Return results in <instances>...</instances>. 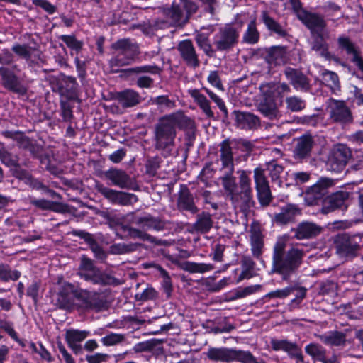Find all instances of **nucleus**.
Segmentation results:
<instances>
[{
  "label": "nucleus",
  "instance_id": "obj_3",
  "mask_svg": "<svg viewBox=\"0 0 363 363\" xmlns=\"http://www.w3.org/2000/svg\"><path fill=\"white\" fill-rule=\"evenodd\" d=\"M188 121L189 118L182 111L161 118L155 130L156 148L164 150L172 145L176 136V128L183 127Z\"/></svg>",
  "mask_w": 363,
  "mask_h": 363
},
{
  "label": "nucleus",
  "instance_id": "obj_10",
  "mask_svg": "<svg viewBox=\"0 0 363 363\" xmlns=\"http://www.w3.org/2000/svg\"><path fill=\"white\" fill-rule=\"evenodd\" d=\"M254 179L258 199L262 204H268L271 201V192L264 169L257 167L254 169Z\"/></svg>",
  "mask_w": 363,
  "mask_h": 363
},
{
  "label": "nucleus",
  "instance_id": "obj_15",
  "mask_svg": "<svg viewBox=\"0 0 363 363\" xmlns=\"http://www.w3.org/2000/svg\"><path fill=\"white\" fill-rule=\"evenodd\" d=\"M105 177L110 180L113 185L121 189H132L133 181L123 170L116 168L110 169L104 172Z\"/></svg>",
  "mask_w": 363,
  "mask_h": 363
},
{
  "label": "nucleus",
  "instance_id": "obj_46",
  "mask_svg": "<svg viewBox=\"0 0 363 363\" xmlns=\"http://www.w3.org/2000/svg\"><path fill=\"white\" fill-rule=\"evenodd\" d=\"M286 104L287 108L294 112L300 111L306 107L305 101L295 96L286 98Z\"/></svg>",
  "mask_w": 363,
  "mask_h": 363
},
{
  "label": "nucleus",
  "instance_id": "obj_7",
  "mask_svg": "<svg viewBox=\"0 0 363 363\" xmlns=\"http://www.w3.org/2000/svg\"><path fill=\"white\" fill-rule=\"evenodd\" d=\"M239 30L233 26H225L216 35L214 44L218 50H228L235 45L239 36Z\"/></svg>",
  "mask_w": 363,
  "mask_h": 363
},
{
  "label": "nucleus",
  "instance_id": "obj_17",
  "mask_svg": "<svg viewBox=\"0 0 363 363\" xmlns=\"http://www.w3.org/2000/svg\"><path fill=\"white\" fill-rule=\"evenodd\" d=\"M298 19L311 30L312 33L323 34L325 22L320 16L306 11H301L298 13Z\"/></svg>",
  "mask_w": 363,
  "mask_h": 363
},
{
  "label": "nucleus",
  "instance_id": "obj_6",
  "mask_svg": "<svg viewBox=\"0 0 363 363\" xmlns=\"http://www.w3.org/2000/svg\"><path fill=\"white\" fill-rule=\"evenodd\" d=\"M350 157V151L345 145H339L336 146L328 157V169L334 172H342Z\"/></svg>",
  "mask_w": 363,
  "mask_h": 363
},
{
  "label": "nucleus",
  "instance_id": "obj_51",
  "mask_svg": "<svg viewBox=\"0 0 363 363\" xmlns=\"http://www.w3.org/2000/svg\"><path fill=\"white\" fill-rule=\"evenodd\" d=\"M85 240L90 245V248L91 251L94 252L95 257L98 259H103L105 258L106 255L102 250V248L97 244V242L94 240L92 236L86 233L84 236Z\"/></svg>",
  "mask_w": 363,
  "mask_h": 363
},
{
  "label": "nucleus",
  "instance_id": "obj_39",
  "mask_svg": "<svg viewBox=\"0 0 363 363\" xmlns=\"http://www.w3.org/2000/svg\"><path fill=\"white\" fill-rule=\"evenodd\" d=\"M262 18L264 23L269 30L274 32L279 36H285L286 35L284 28L271 18L266 11L262 12Z\"/></svg>",
  "mask_w": 363,
  "mask_h": 363
},
{
  "label": "nucleus",
  "instance_id": "obj_29",
  "mask_svg": "<svg viewBox=\"0 0 363 363\" xmlns=\"http://www.w3.org/2000/svg\"><path fill=\"white\" fill-rule=\"evenodd\" d=\"M298 214H300V210L297 206L287 204L281 208L280 213L275 215L274 220L278 223L286 224L291 221Z\"/></svg>",
  "mask_w": 363,
  "mask_h": 363
},
{
  "label": "nucleus",
  "instance_id": "obj_34",
  "mask_svg": "<svg viewBox=\"0 0 363 363\" xmlns=\"http://www.w3.org/2000/svg\"><path fill=\"white\" fill-rule=\"evenodd\" d=\"M350 194L347 191H340L333 194L329 198V203L333 210L335 208H346L348 203Z\"/></svg>",
  "mask_w": 363,
  "mask_h": 363
},
{
  "label": "nucleus",
  "instance_id": "obj_32",
  "mask_svg": "<svg viewBox=\"0 0 363 363\" xmlns=\"http://www.w3.org/2000/svg\"><path fill=\"white\" fill-rule=\"evenodd\" d=\"M118 99L123 107H133L140 102L139 94L133 89H126L120 92Z\"/></svg>",
  "mask_w": 363,
  "mask_h": 363
},
{
  "label": "nucleus",
  "instance_id": "obj_59",
  "mask_svg": "<svg viewBox=\"0 0 363 363\" xmlns=\"http://www.w3.org/2000/svg\"><path fill=\"white\" fill-rule=\"evenodd\" d=\"M211 99V100L216 104L219 109L225 115H228V109L225 106V102L223 101L221 98H220L218 95L213 93L212 91L207 88L203 89Z\"/></svg>",
  "mask_w": 363,
  "mask_h": 363
},
{
  "label": "nucleus",
  "instance_id": "obj_63",
  "mask_svg": "<svg viewBox=\"0 0 363 363\" xmlns=\"http://www.w3.org/2000/svg\"><path fill=\"white\" fill-rule=\"evenodd\" d=\"M108 357L107 354L97 352L91 355H86V360L88 363H102L106 362Z\"/></svg>",
  "mask_w": 363,
  "mask_h": 363
},
{
  "label": "nucleus",
  "instance_id": "obj_36",
  "mask_svg": "<svg viewBox=\"0 0 363 363\" xmlns=\"http://www.w3.org/2000/svg\"><path fill=\"white\" fill-rule=\"evenodd\" d=\"M213 225V222L209 213H203L198 216L196 222L194 225L195 230L201 233L209 231Z\"/></svg>",
  "mask_w": 363,
  "mask_h": 363
},
{
  "label": "nucleus",
  "instance_id": "obj_21",
  "mask_svg": "<svg viewBox=\"0 0 363 363\" xmlns=\"http://www.w3.org/2000/svg\"><path fill=\"white\" fill-rule=\"evenodd\" d=\"M264 58L271 65H284L287 61V52L286 48L282 46H273L265 51Z\"/></svg>",
  "mask_w": 363,
  "mask_h": 363
},
{
  "label": "nucleus",
  "instance_id": "obj_62",
  "mask_svg": "<svg viewBox=\"0 0 363 363\" xmlns=\"http://www.w3.org/2000/svg\"><path fill=\"white\" fill-rule=\"evenodd\" d=\"M157 296V291L152 287L145 289L142 293L138 294L136 296L140 301L152 300Z\"/></svg>",
  "mask_w": 363,
  "mask_h": 363
},
{
  "label": "nucleus",
  "instance_id": "obj_37",
  "mask_svg": "<svg viewBox=\"0 0 363 363\" xmlns=\"http://www.w3.org/2000/svg\"><path fill=\"white\" fill-rule=\"evenodd\" d=\"M164 15L169 19V24H177L182 20L183 16V9L181 5L174 4L171 8L164 11Z\"/></svg>",
  "mask_w": 363,
  "mask_h": 363
},
{
  "label": "nucleus",
  "instance_id": "obj_42",
  "mask_svg": "<svg viewBox=\"0 0 363 363\" xmlns=\"http://www.w3.org/2000/svg\"><path fill=\"white\" fill-rule=\"evenodd\" d=\"M89 335V332L86 330L71 329L66 332L65 338L67 343H80Z\"/></svg>",
  "mask_w": 363,
  "mask_h": 363
},
{
  "label": "nucleus",
  "instance_id": "obj_58",
  "mask_svg": "<svg viewBox=\"0 0 363 363\" xmlns=\"http://www.w3.org/2000/svg\"><path fill=\"white\" fill-rule=\"evenodd\" d=\"M152 102L161 108H172L175 106L174 101L169 99L167 96H159L152 99Z\"/></svg>",
  "mask_w": 363,
  "mask_h": 363
},
{
  "label": "nucleus",
  "instance_id": "obj_24",
  "mask_svg": "<svg viewBox=\"0 0 363 363\" xmlns=\"http://www.w3.org/2000/svg\"><path fill=\"white\" fill-rule=\"evenodd\" d=\"M220 160L222 169H226L231 172H234L233 155L232 147L228 140H223L220 144Z\"/></svg>",
  "mask_w": 363,
  "mask_h": 363
},
{
  "label": "nucleus",
  "instance_id": "obj_43",
  "mask_svg": "<svg viewBox=\"0 0 363 363\" xmlns=\"http://www.w3.org/2000/svg\"><path fill=\"white\" fill-rule=\"evenodd\" d=\"M259 38V33L256 28L255 20H252L248 24L247 29L243 35V40L249 44H255L258 42Z\"/></svg>",
  "mask_w": 363,
  "mask_h": 363
},
{
  "label": "nucleus",
  "instance_id": "obj_61",
  "mask_svg": "<svg viewBox=\"0 0 363 363\" xmlns=\"http://www.w3.org/2000/svg\"><path fill=\"white\" fill-rule=\"evenodd\" d=\"M137 245L116 244L112 246V251L116 254H124L135 250Z\"/></svg>",
  "mask_w": 363,
  "mask_h": 363
},
{
  "label": "nucleus",
  "instance_id": "obj_30",
  "mask_svg": "<svg viewBox=\"0 0 363 363\" xmlns=\"http://www.w3.org/2000/svg\"><path fill=\"white\" fill-rule=\"evenodd\" d=\"M134 223L145 230L153 229L160 231L164 228V223L160 220L149 215L135 218Z\"/></svg>",
  "mask_w": 363,
  "mask_h": 363
},
{
  "label": "nucleus",
  "instance_id": "obj_60",
  "mask_svg": "<svg viewBox=\"0 0 363 363\" xmlns=\"http://www.w3.org/2000/svg\"><path fill=\"white\" fill-rule=\"evenodd\" d=\"M157 268L159 269V271L160 272L161 274L163 277L162 285L164 289V291L167 294V295L169 296L172 289L170 277H169L167 272L164 270L163 268H162L160 266H157Z\"/></svg>",
  "mask_w": 363,
  "mask_h": 363
},
{
  "label": "nucleus",
  "instance_id": "obj_48",
  "mask_svg": "<svg viewBox=\"0 0 363 363\" xmlns=\"http://www.w3.org/2000/svg\"><path fill=\"white\" fill-rule=\"evenodd\" d=\"M0 327L5 332H6L9 334V335L13 340H15L16 342H18L21 347H26L24 340L18 338V335H17L16 332L15 331L12 323H11L10 322L1 320V321H0Z\"/></svg>",
  "mask_w": 363,
  "mask_h": 363
},
{
  "label": "nucleus",
  "instance_id": "obj_45",
  "mask_svg": "<svg viewBox=\"0 0 363 363\" xmlns=\"http://www.w3.org/2000/svg\"><path fill=\"white\" fill-rule=\"evenodd\" d=\"M306 352L313 359L325 362V352L323 348L316 344H310L306 347Z\"/></svg>",
  "mask_w": 363,
  "mask_h": 363
},
{
  "label": "nucleus",
  "instance_id": "obj_5",
  "mask_svg": "<svg viewBox=\"0 0 363 363\" xmlns=\"http://www.w3.org/2000/svg\"><path fill=\"white\" fill-rule=\"evenodd\" d=\"M77 274L85 281L93 284L106 285L112 283L113 278L102 273L94 264L93 261L86 257L80 258V264Z\"/></svg>",
  "mask_w": 363,
  "mask_h": 363
},
{
  "label": "nucleus",
  "instance_id": "obj_16",
  "mask_svg": "<svg viewBox=\"0 0 363 363\" xmlns=\"http://www.w3.org/2000/svg\"><path fill=\"white\" fill-rule=\"evenodd\" d=\"M178 51L185 63L192 67L199 65V60L192 42L190 40L181 41L177 46Z\"/></svg>",
  "mask_w": 363,
  "mask_h": 363
},
{
  "label": "nucleus",
  "instance_id": "obj_12",
  "mask_svg": "<svg viewBox=\"0 0 363 363\" xmlns=\"http://www.w3.org/2000/svg\"><path fill=\"white\" fill-rule=\"evenodd\" d=\"M328 109L331 119L335 122L347 123L352 120L350 109L343 101H331Z\"/></svg>",
  "mask_w": 363,
  "mask_h": 363
},
{
  "label": "nucleus",
  "instance_id": "obj_22",
  "mask_svg": "<svg viewBox=\"0 0 363 363\" xmlns=\"http://www.w3.org/2000/svg\"><path fill=\"white\" fill-rule=\"evenodd\" d=\"M233 173L227 170L226 173L220 177V180L228 196H230L233 202L237 203L240 201V194L235 177H233Z\"/></svg>",
  "mask_w": 363,
  "mask_h": 363
},
{
  "label": "nucleus",
  "instance_id": "obj_13",
  "mask_svg": "<svg viewBox=\"0 0 363 363\" xmlns=\"http://www.w3.org/2000/svg\"><path fill=\"white\" fill-rule=\"evenodd\" d=\"M13 69V71L6 67H0L2 84L5 88L16 93H24L26 89L21 84L19 78L15 74L18 72L17 67L14 66Z\"/></svg>",
  "mask_w": 363,
  "mask_h": 363
},
{
  "label": "nucleus",
  "instance_id": "obj_23",
  "mask_svg": "<svg viewBox=\"0 0 363 363\" xmlns=\"http://www.w3.org/2000/svg\"><path fill=\"white\" fill-rule=\"evenodd\" d=\"M321 232V228L314 223L302 222L296 228L295 237L298 240L308 239L317 236Z\"/></svg>",
  "mask_w": 363,
  "mask_h": 363
},
{
  "label": "nucleus",
  "instance_id": "obj_20",
  "mask_svg": "<svg viewBox=\"0 0 363 363\" xmlns=\"http://www.w3.org/2000/svg\"><path fill=\"white\" fill-rule=\"evenodd\" d=\"M284 74L295 89L308 91L310 88L308 79L301 72L291 67H287Z\"/></svg>",
  "mask_w": 363,
  "mask_h": 363
},
{
  "label": "nucleus",
  "instance_id": "obj_55",
  "mask_svg": "<svg viewBox=\"0 0 363 363\" xmlns=\"http://www.w3.org/2000/svg\"><path fill=\"white\" fill-rule=\"evenodd\" d=\"M70 49L79 52L82 48V42L76 39L74 35H61L60 38Z\"/></svg>",
  "mask_w": 363,
  "mask_h": 363
},
{
  "label": "nucleus",
  "instance_id": "obj_27",
  "mask_svg": "<svg viewBox=\"0 0 363 363\" xmlns=\"http://www.w3.org/2000/svg\"><path fill=\"white\" fill-rule=\"evenodd\" d=\"M189 94L207 118H211L214 117L211 103L203 94L198 89L189 90Z\"/></svg>",
  "mask_w": 363,
  "mask_h": 363
},
{
  "label": "nucleus",
  "instance_id": "obj_9",
  "mask_svg": "<svg viewBox=\"0 0 363 363\" xmlns=\"http://www.w3.org/2000/svg\"><path fill=\"white\" fill-rule=\"evenodd\" d=\"M362 238L359 235H342L336 240L337 253L341 257L354 254L359 249Z\"/></svg>",
  "mask_w": 363,
  "mask_h": 363
},
{
  "label": "nucleus",
  "instance_id": "obj_2",
  "mask_svg": "<svg viewBox=\"0 0 363 363\" xmlns=\"http://www.w3.org/2000/svg\"><path fill=\"white\" fill-rule=\"evenodd\" d=\"M287 238L280 237L274 247L272 269L274 272L282 276L283 279L287 280L301 263L303 251L296 247H291L285 252Z\"/></svg>",
  "mask_w": 363,
  "mask_h": 363
},
{
  "label": "nucleus",
  "instance_id": "obj_28",
  "mask_svg": "<svg viewBox=\"0 0 363 363\" xmlns=\"http://www.w3.org/2000/svg\"><path fill=\"white\" fill-rule=\"evenodd\" d=\"M30 203L42 210H50L57 213H65L68 211V206L67 204L43 199H31Z\"/></svg>",
  "mask_w": 363,
  "mask_h": 363
},
{
  "label": "nucleus",
  "instance_id": "obj_1",
  "mask_svg": "<svg viewBox=\"0 0 363 363\" xmlns=\"http://www.w3.org/2000/svg\"><path fill=\"white\" fill-rule=\"evenodd\" d=\"M55 304L60 308L69 311L77 308L99 311L103 306L98 294L76 288L67 282L60 286L56 295Z\"/></svg>",
  "mask_w": 363,
  "mask_h": 363
},
{
  "label": "nucleus",
  "instance_id": "obj_26",
  "mask_svg": "<svg viewBox=\"0 0 363 363\" xmlns=\"http://www.w3.org/2000/svg\"><path fill=\"white\" fill-rule=\"evenodd\" d=\"M235 113L236 123L242 129H252L259 125V119L254 114L240 111Z\"/></svg>",
  "mask_w": 363,
  "mask_h": 363
},
{
  "label": "nucleus",
  "instance_id": "obj_31",
  "mask_svg": "<svg viewBox=\"0 0 363 363\" xmlns=\"http://www.w3.org/2000/svg\"><path fill=\"white\" fill-rule=\"evenodd\" d=\"M179 208L189 211L191 213H196L197 208L194 205L193 196L186 187H182L179 192L178 199Z\"/></svg>",
  "mask_w": 363,
  "mask_h": 363
},
{
  "label": "nucleus",
  "instance_id": "obj_57",
  "mask_svg": "<svg viewBox=\"0 0 363 363\" xmlns=\"http://www.w3.org/2000/svg\"><path fill=\"white\" fill-rule=\"evenodd\" d=\"M233 360H238L243 363H257L255 357L249 352L233 350Z\"/></svg>",
  "mask_w": 363,
  "mask_h": 363
},
{
  "label": "nucleus",
  "instance_id": "obj_4",
  "mask_svg": "<svg viewBox=\"0 0 363 363\" xmlns=\"http://www.w3.org/2000/svg\"><path fill=\"white\" fill-rule=\"evenodd\" d=\"M111 48L113 52L109 65L113 72H117L120 67L130 65L139 53L137 45L129 39L118 40Z\"/></svg>",
  "mask_w": 363,
  "mask_h": 363
},
{
  "label": "nucleus",
  "instance_id": "obj_41",
  "mask_svg": "<svg viewBox=\"0 0 363 363\" xmlns=\"http://www.w3.org/2000/svg\"><path fill=\"white\" fill-rule=\"evenodd\" d=\"M312 50L317 52V54L328 59L330 57L328 52V45L324 40L323 34L317 35L312 44Z\"/></svg>",
  "mask_w": 363,
  "mask_h": 363
},
{
  "label": "nucleus",
  "instance_id": "obj_25",
  "mask_svg": "<svg viewBox=\"0 0 363 363\" xmlns=\"http://www.w3.org/2000/svg\"><path fill=\"white\" fill-rule=\"evenodd\" d=\"M250 246L254 257L259 258L264 247V240L262 232L258 226L253 225L250 229Z\"/></svg>",
  "mask_w": 363,
  "mask_h": 363
},
{
  "label": "nucleus",
  "instance_id": "obj_52",
  "mask_svg": "<svg viewBox=\"0 0 363 363\" xmlns=\"http://www.w3.org/2000/svg\"><path fill=\"white\" fill-rule=\"evenodd\" d=\"M213 269V267L211 264L195 262L186 263V269L191 273H204L209 272Z\"/></svg>",
  "mask_w": 363,
  "mask_h": 363
},
{
  "label": "nucleus",
  "instance_id": "obj_40",
  "mask_svg": "<svg viewBox=\"0 0 363 363\" xmlns=\"http://www.w3.org/2000/svg\"><path fill=\"white\" fill-rule=\"evenodd\" d=\"M323 80L333 92L336 94L340 91V86L339 82V78L336 73L325 70L321 74Z\"/></svg>",
  "mask_w": 363,
  "mask_h": 363
},
{
  "label": "nucleus",
  "instance_id": "obj_53",
  "mask_svg": "<svg viewBox=\"0 0 363 363\" xmlns=\"http://www.w3.org/2000/svg\"><path fill=\"white\" fill-rule=\"evenodd\" d=\"M129 235L131 238H140L143 240H146L156 245L161 244L160 240H157L155 238L138 229L130 228L129 230Z\"/></svg>",
  "mask_w": 363,
  "mask_h": 363
},
{
  "label": "nucleus",
  "instance_id": "obj_44",
  "mask_svg": "<svg viewBox=\"0 0 363 363\" xmlns=\"http://www.w3.org/2000/svg\"><path fill=\"white\" fill-rule=\"evenodd\" d=\"M267 169L269 172V175L273 182H279L280 174L283 172L284 168L281 165L278 164L274 160H272L267 164Z\"/></svg>",
  "mask_w": 363,
  "mask_h": 363
},
{
  "label": "nucleus",
  "instance_id": "obj_47",
  "mask_svg": "<svg viewBox=\"0 0 363 363\" xmlns=\"http://www.w3.org/2000/svg\"><path fill=\"white\" fill-rule=\"evenodd\" d=\"M195 40L199 47L203 50V52L208 56L213 54V50L209 43L208 36L204 33H198L196 35Z\"/></svg>",
  "mask_w": 363,
  "mask_h": 363
},
{
  "label": "nucleus",
  "instance_id": "obj_49",
  "mask_svg": "<svg viewBox=\"0 0 363 363\" xmlns=\"http://www.w3.org/2000/svg\"><path fill=\"white\" fill-rule=\"evenodd\" d=\"M20 277L18 271H12L6 265H0V280L8 281L17 280Z\"/></svg>",
  "mask_w": 363,
  "mask_h": 363
},
{
  "label": "nucleus",
  "instance_id": "obj_35",
  "mask_svg": "<svg viewBox=\"0 0 363 363\" xmlns=\"http://www.w3.org/2000/svg\"><path fill=\"white\" fill-rule=\"evenodd\" d=\"M312 138L308 135L300 137L297 140L295 154L299 157L306 156L311 151L312 147Z\"/></svg>",
  "mask_w": 363,
  "mask_h": 363
},
{
  "label": "nucleus",
  "instance_id": "obj_14",
  "mask_svg": "<svg viewBox=\"0 0 363 363\" xmlns=\"http://www.w3.org/2000/svg\"><path fill=\"white\" fill-rule=\"evenodd\" d=\"M338 48L345 50L346 53L351 56L352 62L363 72V59L360 55L359 49L347 36L341 35L337 38Z\"/></svg>",
  "mask_w": 363,
  "mask_h": 363
},
{
  "label": "nucleus",
  "instance_id": "obj_54",
  "mask_svg": "<svg viewBox=\"0 0 363 363\" xmlns=\"http://www.w3.org/2000/svg\"><path fill=\"white\" fill-rule=\"evenodd\" d=\"M345 335L340 332L331 333L324 337V342L331 345H341L345 342Z\"/></svg>",
  "mask_w": 363,
  "mask_h": 363
},
{
  "label": "nucleus",
  "instance_id": "obj_19",
  "mask_svg": "<svg viewBox=\"0 0 363 363\" xmlns=\"http://www.w3.org/2000/svg\"><path fill=\"white\" fill-rule=\"evenodd\" d=\"M239 175V196L240 201L244 203H248L252 199V189L251 187L250 172L245 170H238Z\"/></svg>",
  "mask_w": 363,
  "mask_h": 363
},
{
  "label": "nucleus",
  "instance_id": "obj_33",
  "mask_svg": "<svg viewBox=\"0 0 363 363\" xmlns=\"http://www.w3.org/2000/svg\"><path fill=\"white\" fill-rule=\"evenodd\" d=\"M208 357L213 360L222 362L233 361V350L227 348H213L208 350Z\"/></svg>",
  "mask_w": 363,
  "mask_h": 363
},
{
  "label": "nucleus",
  "instance_id": "obj_38",
  "mask_svg": "<svg viewBox=\"0 0 363 363\" xmlns=\"http://www.w3.org/2000/svg\"><path fill=\"white\" fill-rule=\"evenodd\" d=\"M259 109L264 116L269 119H276L281 116V114L274 102L265 101L259 104Z\"/></svg>",
  "mask_w": 363,
  "mask_h": 363
},
{
  "label": "nucleus",
  "instance_id": "obj_64",
  "mask_svg": "<svg viewBox=\"0 0 363 363\" xmlns=\"http://www.w3.org/2000/svg\"><path fill=\"white\" fill-rule=\"evenodd\" d=\"M207 80L213 86L219 90H223V86L221 84L218 74L216 71H212L209 73Z\"/></svg>",
  "mask_w": 363,
  "mask_h": 363
},
{
  "label": "nucleus",
  "instance_id": "obj_18",
  "mask_svg": "<svg viewBox=\"0 0 363 363\" xmlns=\"http://www.w3.org/2000/svg\"><path fill=\"white\" fill-rule=\"evenodd\" d=\"M271 345L274 350H283L296 359V363H303L301 349L296 344L286 340L273 339Z\"/></svg>",
  "mask_w": 363,
  "mask_h": 363
},
{
  "label": "nucleus",
  "instance_id": "obj_8",
  "mask_svg": "<svg viewBox=\"0 0 363 363\" xmlns=\"http://www.w3.org/2000/svg\"><path fill=\"white\" fill-rule=\"evenodd\" d=\"M96 187L100 194L114 203L126 206L137 200L134 194L109 189L100 184H97Z\"/></svg>",
  "mask_w": 363,
  "mask_h": 363
},
{
  "label": "nucleus",
  "instance_id": "obj_56",
  "mask_svg": "<svg viewBox=\"0 0 363 363\" xmlns=\"http://www.w3.org/2000/svg\"><path fill=\"white\" fill-rule=\"evenodd\" d=\"M295 289L294 287L288 286L282 289H277L271 292H269L264 296L266 298H284L289 296Z\"/></svg>",
  "mask_w": 363,
  "mask_h": 363
},
{
  "label": "nucleus",
  "instance_id": "obj_50",
  "mask_svg": "<svg viewBox=\"0 0 363 363\" xmlns=\"http://www.w3.org/2000/svg\"><path fill=\"white\" fill-rule=\"evenodd\" d=\"M125 340L123 334L111 333L101 339L104 346H113L122 342Z\"/></svg>",
  "mask_w": 363,
  "mask_h": 363
},
{
  "label": "nucleus",
  "instance_id": "obj_11",
  "mask_svg": "<svg viewBox=\"0 0 363 363\" xmlns=\"http://www.w3.org/2000/svg\"><path fill=\"white\" fill-rule=\"evenodd\" d=\"M333 184V182L332 179L321 178L306 191L305 201L308 205L316 203L325 195L326 189Z\"/></svg>",
  "mask_w": 363,
  "mask_h": 363
}]
</instances>
